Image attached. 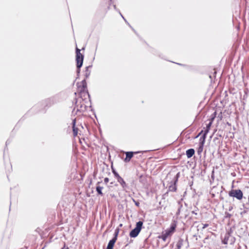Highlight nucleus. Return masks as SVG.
Listing matches in <instances>:
<instances>
[{"instance_id": "f257e3e1", "label": "nucleus", "mask_w": 249, "mask_h": 249, "mask_svg": "<svg viewBox=\"0 0 249 249\" xmlns=\"http://www.w3.org/2000/svg\"><path fill=\"white\" fill-rule=\"evenodd\" d=\"M77 87V92L80 95V98H84L85 100H88L89 95L87 89V82L86 79H84L81 82H77L76 84Z\"/></svg>"}, {"instance_id": "f03ea898", "label": "nucleus", "mask_w": 249, "mask_h": 249, "mask_svg": "<svg viewBox=\"0 0 249 249\" xmlns=\"http://www.w3.org/2000/svg\"><path fill=\"white\" fill-rule=\"evenodd\" d=\"M177 225L176 223H172L169 229H167L162 233L160 238L164 241H165L168 236H171L175 231Z\"/></svg>"}, {"instance_id": "7ed1b4c3", "label": "nucleus", "mask_w": 249, "mask_h": 249, "mask_svg": "<svg viewBox=\"0 0 249 249\" xmlns=\"http://www.w3.org/2000/svg\"><path fill=\"white\" fill-rule=\"evenodd\" d=\"M87 100H85L84 98L78 99L75 103V107L77 111L79 112H84L87 108V105L86 104Z\"/></svg>"}, {"instance_id": "20e7f679", "label": "nucleus", "mask_w": 249, "mask_h": 249, "mask_svg": "<svg viewBox=\"0 0 249 249\" xmlns=\"http://www.w3.org/2000/svg\"><path fill=\"white\" fill-rule=\"evenodd\" d=\"M81 50L77 47L76 48V61L77 68V72H80V68L82 67L83 62L84 55L80 53Z\"/></svg>"}, {"instance_id": "39448f33", "label": "nucleus", "mask_w": 249, "mask_h": 249, "mask_svg": "<svg viewBox=\"0 0 249 249\" xmlns=\"http://www.w3.org/2000/svg\"><path fill=\"white\" fill-rule=\"evenodd\" d=\"M143 225V222L142 221H139L136 223V226L135 229L132 230L130 233L129 236L131 237H137L139 233L140 232L141 229L142 228Z\"/></svg>"}, {"instance_id": "423d86ee", "label": "nucleus", "mask_w": 249, "mask_h": 249, "mask_svg": "<svg viewBox=\"0 0 249 249\" xmlns=\"http://www.w3.org/2000/svg\"><path fill=\"white\" fill-rule=\"evenodd\" d=\"M229 195L231 197H235L238 200L242 199L243 196V192L240 189L231 190L229 192Z\"/></svg>"}, {"instance_id": "0eeeda50", "label": "nucleus", "mask_w": 249, "mask_h": 249, "mask_svg": "<svg viewBox=\"0 0 249 249\" xmlns=\"http://www.w3.org/2000/svg\"><path fill=\"white\" fill-rule=\"evenodd\" d=\"M140 153V152H125L126 158L124 159V161L125 162L130 161L131 159L133 157L134 154Z\"/></svg>"}, {"instance_id": "6e6552de", "label": "nucleus", "mask_w": 249, "mask_h": 249, "mask_svg": "<svg viewBox=\"0 0 249 249\" xmlns=\"http://www.w3.org/2000/svg\"><path fill=\"white\" fill-rule=\"evenodd\" d=\"M101 183V182H98L97 183V186L96 187V190L97 192L98 195L103 196V193L102 192V190L103 189V187L101 186L100 185V184Z\"/></svg>"}, {"instance_id": "1a4fd4ad", "label": "nucleus", "mask_w": 249, "mask_h": 249, "mask_svg": "<svg viewBox=\"0 0 249 249\" xmlns=\"http://www.w3.org/2000/svg\"><path fill=\"white\" fill-rule=\"evenodd\" d=\"M195 150L194 149H189L186 151V155L188 158H191L195 154Z\"/></svg>"}, {"instance_id": "9d476101", "label": "nucleus", "mask_w": 249, "mask_h": 249, "mask_svg": "<svg viewBox=\"0 0 249 249\" xmlns=\"http://www.w3.org/2000/svg\"><path fill=\"white\" fill-rule=\"evenodd\" d=\"M117 179L118 182L121 184L123 188H125L126 187V184L124 179L120 177Z\"/></svg>"}, {"instance_id": "9b49d317", "label": "nucleus", "mask_w": 249, "mask_h": 249, "mask_svg": "<svg viewBox=\"0 0 249 249\" xmlns=\"http://www.w3.org/2000/svg\"><path fill=\"white\" fill-rule=\"evenodd\" d=\"M116 242L115 239H111L110 240L107 245V249H113Z\"/></svg>"}, {"instance_id": "f8f14e48", "label": "nucleus", "mask_w": 249, "mask_h": 249, "mask_svg": "<svg viewBox=\"0 0 249 249\" xmlns=\"http://www.w3.org/2000/svg\"><path fill=\"white\" fill-rule=\"evenodd\" d=\"M91 66H89L87 67L86 68L84 74L86 78H87L90 75V70L89 69H91Z\"/></svg>"}, {"instance_id": "ddd939ff", "label": "nucleus", "mask_w": 249, "mask_h": 249, "mask_svg": "<svg viewBox=\"0 0 249 249\" xmlns=\"http://www.w3.org/2000/svg\"><path fill=\"white\" fill-rule=\"evenodd\" d=\"M203 129H204V130H201V132L197 135L196 137H198V136H200L202 134H203V135H205V136L207 135V134L209 132L210 129H208L206 127H204Z\"/></svg>"}, {"instance_id": "4468645a", "label": "nucleus", "mask_w": 249, "mask_h": 249, "mask_svg": "<svg viewBox=\"0 0 249 249\" xmlns=\"http://www.w3.org/2000/svg\"><path fill=\"white\" fill-rule=\"evenodd\" d=\"M72 131H73V136L74 137L76 136L78 134V129L77 127H75L74 121L73 123Z\"/></svg>"}, {"instance_id": "2eb2a0df", "label": "nucleus", "mask_w": 249, "mask_h": 249, "mask_svg": "<svg viewBox=\"0 0 249 249\" xmlns=\"http://www.w3.org/2000/svg\"><path fill=\"white\" fill-rule=\"evenodd\" d=\"M206 138V136L203 134L202 136L200 139V147H203V146L205 143Z\"/></svg>"}, {"instance_id": "dca6fc26", "label": "nucleus", "mask_w": 249, "mask_h": 249, "mask_svg": "<svg viewBox=\"0 0 249 249\" xmlns=\"http://www.w3.org/2000/svg\"><path fill=\"white\" fill-rule=\"evenodd\" d=\"M177 180L178 179H177V180H176V181L175 182V184L174 186H170L169 187V189L171 191H173V192H175L177 190V187L176 186V182L177 181Z\"/></svg>"}, {"instance_id": "f3484780", "label": "nucleus", "mask_w": 249, "mask_h": 249, "mask_svg": "<svg viewBox=\"0 0 249 249\" xmlns=\"http://www.w3.org/2000/svg\"><path fill=\"white\" fill-rule=\"evenodd\" d=\"M119 231V229H116L115 230V233H114V237L112 239H115V241H117Z\"/></svg>"}, {"instance_id": "a211bd4d", "label": "nucleus", "mask_w": 249, "mask_h": 249, "mask_svg": "<svg viewBox=\"0 0 249 249\" xmlns=\"http://www.w3.org/2000/svg\"><path fill=\"white\" fill-rule=\"evenodd\" d=\"M182 240H180L178 241L177 244V249H180L182 246Z\"/></svg>"}, {"instance_id": "6ab92c4d", "label": "nucleus", "mask_w": 249, "mask_h": 249, "mask_svg": "<svg viewBox=\"0 0 249 249\" xmlns=\"http://www.w3.org/2000/svg\"><path fill=\"white\" fill-rule=\"evenodd\" d=\"M112 172L117 179L121 177L114 170H112Z\"/></svg>"}, {"instance_id": "aec40b11", "label": "nucleus", "mask_w": 249, "mask_h": 249, "mask_svg": "<svg viewBox=\"0 0 249 249\" xmlns=\"http://www.w3.org/2000/svg\"><path fill=\"white\" fill-rule=\"evenodd\" d=\"M213 120V119H212L211 121L209 122V123L207 124V126L206 127L207 128H208V129H210L211 126L212 124Z\"/></svg>"}, {"instance_id": "412c9836", "label": "nucleus", "mask_w": 249, "mask_h": 249, "mask_svg": "<svg viewBox=\"0 0 249 249\" xmlns=\"http://www.w3.org/2000/svg\"><path fill=\"white\" fill-rule=\"evenodd\" d=\"M104 182L106 184H107L109 182V178H104Z\"/></svg>"}, {"instance_id": "4be33fe9", "label": "nucleus", "mask_w": 249, "mask_h": 249, "mask_svg": "<svg viewBox=\"0 0 249 249\" xmlns=\"http://www.w3.org/2000/svg\"><path fill=\"white\" fill-rule=\"evenodd\" d=\"M208 226H209V224H203V226L202 228L205 229V228L208 227Z\"/></svg>"}, {"instance_id": "5701e85b", "label": "nucleus", "mask_w": 249, "mask_h": 249, "mask_svg": "<svg viewBox=\"0 0 249 249\" xmlns=\"http://www.w3.org/2000/svg\"><path fill=\"white\" fill-rule=\"evenodd\" d=\"M62 249H69L68 247H66L65 244L64 247L62 248Z\"/></svg>"}, {"instance_id": "b1692460", "label": "nucleus", "mask_w": 249, "mask_h": 249, "mask_svg": "<svg viewBox=\"0 0 249 249\" xmlns=\"http://www.w3.org/2000/svg\"><path fill=\"white\" fill-rule=\"evenodd\" d=\"M135 201V205L136 206H139V202L135 201Z\"/></svg>"}]
</instances>
